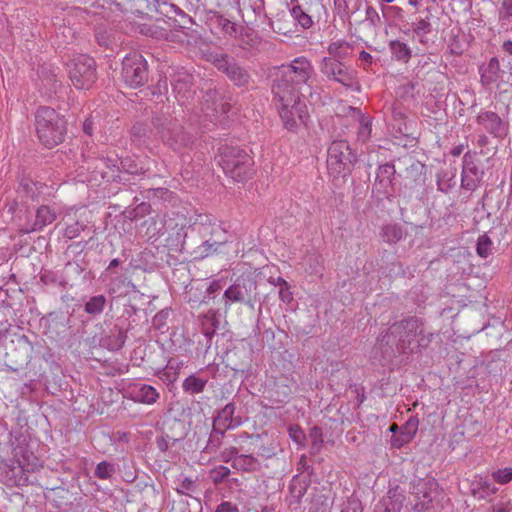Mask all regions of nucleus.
<instances>
[{
    "mask_svg": "<svg viewBox=\"0 0 512 512\" xmlns=\"http://www.w3.org/2000/svg\"><path fill=\"white\" fill-rule=\"evenodd\" d=\"M432 339V334H425L420 319L411 317L391 325L385 334L378 337L381 346H396L401 352H413L420 347H426Z\"/></svg>",
    "mask_w": 512,
    "mask_h": 512,
    "instance_id": "obj_1",
    "label": "nucleus"
},
{
    "mask_svg": "<svg viewBox=\"0 0 512 512\" xmlns=\"http://www.w3.org/2000/svg\"><path fill=\"white\" fill-rule=\"evenodd\" d=\"M282 84L273 85L272 92L278 100V111L285 129L297 132L309 119L308 107L299 93L284 91Z\"/></svg>",
    "mask_w": 512,
    "mask_h": 512,
    "instance_id": "obj_2",
    "label": "nucleus"
},
{
    "mask_svg": "<svg viewBox=\"0 0 512 512\" xmlns=\"http://www.w3.org/2000/svg\"><path fill=\"white\" fill-rule=\"evenodd\" d=\"M35 127L40 142L47 148L60 144L66 132L65 120L50 107L37 110Z\"/></svg>",
    "mask_w": 512,
    "mask_h": 512,
    "instance_id": "obj_3",
    "label": "nucleus"
},
{
    "mask_svg": "<svg viewBox=\"0 0 512 512\" xmlns=\"http://www.w3.org/2000/svg\"><path fill=\"white\" fill-rule=\"evenodd\" d=\"M281 77L277 78L273 85L283 86L288 93H299L301 86L306 85L310 90L309 81L314 75V67L304 56L293 59L289 64L280 68Z\"/></svg>",
    "mask_w": 512,
    "mask_h": 512,
    "instance_id": "obj_4",
    "label": "nucleus"
},
{
    "mask_svg": "<svg viewBox=\"0 0 512 512\" xmlns=\"http://www.w3.org/2000/svg\"><path fill=\"white\" fill-rule=\"evenodd\" d=\"M219 164L224 173L237 182H244L253 174L252 158L248 153L239 148H225L220 155Z\"/></svg>",
    "mask_w": 512,
    "mask_h": 512,
    "instance_id": "obj_5",
    "label": "nucleus"
},
{
    "mask_svg": "<svg viewBox=\"0 0 512 512\" xmlns=\"http://www.w3.org/2000/svg\"><path fill=\"white\" fill-rule=\"evenodd\" d=\"M413 509L417 512H436L445 496L435 479H419L413 485Z\"/></svg>",
    "mask_w": 512,
    "mask_h": 512,
    "instance_id": "obj_6",
    "label": "nucleus"
},
{
    "mask_svg": "<svg viewBox=\"0 0 512 512\" xmlns=\"http://www.w3.org/2000/svg\"><path fill=\"white\" fill-rule=\"evenodd\" d=\"M356 161L349 144L344 140L333 141L328 148L327 169L333 178H345L352 170Z\"/></svg>",
    "mask_w": 512,
    "mask_h": 512,
    "instance_id": "obj_7",
    "label": "nucleus"
},
{
    "mask_svg": "<svg viewBox=\"0 0 512 512\" xmlns=\"http://www.w3.org/2000/svg\"><path fill=\"white\" fill-rule=\"evenodd\" d=\"M320 71L328 80L337 82L352 91H360L357 71L343 62L324 57L320 65Z\"/></svg>",
    "mask_w": 512,
    "mask_h": 512,
    "instance_id": "obj_8",
    "label": "nucleus"
},
{
    "mask_svg": "<svg viewBox=\"0 0 512 512\" xmlns=\"http://www.w3.org/2000/svg\"><path fill=\"white\" fill-rule=\"evenodd\" d=\"M69 77L77 89H89L96 80L95 61L88 55H78L69 64Z\"/></svg>",
    "mask_w": 512,
    "mask_h": 512,
    "instance_id": "obj_9",
    "label": "nucleus"
},
{
    "mask_svg": "<svg viewBox=\"0 0 512 512\" xmlns=\"http://www.w3.org/2000/svg\"><path fill=\"white\" fill-rule=\"evenodd\" d=\"M122 78L131 88L140 87L147 81V63L141 54L133 52L123 59Z\"/></svg>",
    "mask_w": 512,
    "mask_h": 512,
    "instance_id": "obj_10",
    "label": "nucleus"
},
{
    "mask_svg": "<svg viewBox=\"0 0 512 512\" xmlns=\"http://www.w3.org/2000/svg\"><path fill=\"white\" fill-rule=\"evenodd\" d=\"M157 133L161 140L174 150L186 147L190 143V138L176 120H165L157 127Z\"/></svg>",
    "mask_w": 512,
    "mask_h": 512,
    "instance_id": "obj_11",
    "label": "nucleus"
},
{
    "mask_svg": "<svg viewBox=\"0 0 512 512\" xmlns=\"http://www.w3.org/2000/svg\"><path fill=\"white\" fill-rule=\"evenodd\" d=\"M235 406L232 403L226 404L219 412L213 422V431L210 436L209 442L214 443V438H216L215 446H218L220 443L221 437H223L224 433L229 429L237 428L241 425V419L239 417H234Z\"/></svg>",
    "mask_w": 512,
    "mask_h": 512,
    "instance_id": "obj_12",
    "label": "nucleus"
},
{
    "mask_svg": "<svg viewBox=\"0 0 512 512\" xmlns=\"http://www.w3.org/2000/svg\"><path fill=\"white\" fill-rule=\"evenodd\" d=\"M476 122L495 138L504 139L509 133L508 121L493 111H480L476 116Z\"/></svg>",
    "mask_w": 512,
    "mask_h": 512,
    "instance_id": "obj_13",
    "label": "nucleus"
},
{
    "mask_svg": "<svg viewBox=\"0 0 512 512\" xmlns=\"http://www.w3.org/2000/svg\"><path fill=\"white\" fill-rule=\"evenodd\" d=\"M395 167L393 164L386 163L380 165L377 169L374 183V191L383 197L390 199L394 194Z\"/></svg>",
    "mask_w": 512,
    "mask_h": 512,
    "instance_id": "obj_14",
    "label": "nucleus"
},
{
    "mask_svg": "<svg viewBox=\"0 0 512 512\" xmlns=\"http://www.w3.org/2000/svg\"><path fill=\"white\" fill-rule=\"evenodd\" d=\"M483 177V171L476 165L473 156L466 153L463 156L461 185L466 190H475Z\"/></svg>",
    "mask_w": 512,
    "mask_h": 512,
    "instance_id": "obj_15",
    "label": "nucleus"
},
{
    "mask_svg": "<svg viewBox=\"0 0 512 512\" xmlns=\"http://www.w3.org/2000/svg\"><path fill=\"white\" fill-rule=\"evenodd\" d=\"M126 395L134 402L146 405H153L160 397L155 387L143 383L129 384L126 389Z\"/></svg>",
    "mask_w": 512,
    "mask_h": 512,
    "instance_id": "obj_16",
    "label": "nucleus"
},
{
    "mask_svg": "<svg viewBox=\"0 0 512 512\" xmlns=\"http://www.w3.org/2000/svg\"><path fill=\"white\" fill-rule=\"evenodd\" d=\"M210 25L230 38L244 41V36H249L248 29L238 26L236 23L218 13H214L210 17Z\"/></svg>",
    "mask_w": 512,
    "mask_h": 512,
    "instance_id": "obj_17",
    "label": "nucleus"
},
{
    "mask_svg": "<svg viewBox=\"0 0 512 512\" xmlns=\"http://www.w3.org/2000/svg\"><path fill=\"white\" fill-rule=\"evenodd\" d=\"M214 64L219 70L226 73L237 86H244L248 83L249 76L247 72L236 63L230 62L227 55L217 56L214 59Z\"/></svg>",
    "mask_w": 512,
    "mask_h": 512,
    "instance_id": "obj_18",
    "label": "nucleus"
},
{
    "mask_svg": "<svg viewBox=\"0 0 512 512\" xmlns=\"http://www.w3.org/2000/svg\"><path fill=\"white\" fill-rule=\"evenodd\" d=\"M13 464H17L22 472H35L42 467L39 458L27 447L17 446L13 448Z\"/></svg>",
    "mask_w": 512,
    "mask_h": 512,
    "instance_id": "obj_19",
    "label": "nucleus"
},
{
    "mask_svg": "<svg viewBox=\"0 0 512 512\" xmlns=\"http://www.w3.org/2000/svg\"><path fill=\"white\" fill-rule=\"evenodd\" d=\"M192 77L186 73H178L173 80V92L181 105H186L193 98L195 91L192 87Z\"/></svg>",
    "mask_w": 512,
    "mask_h": 512,
    "instance_id": "obj_20",
    "label": "nucleus"
},
{
    "mask_svg": "<svg viewBox=\"0 0 512 512\" xmlns=\"http://www.w3.org/2000/svg\"><path fill=\"white\" fill-rule=\"evenodd\" d=\"M57 218L56 212L48 205H42L37 208L35 214V220L33 222H28L24 233H31L35 231H40L44 227L52 224Z\"/></svg>",
    "mask_w": 512,
    "mask_h": 512,
    "instance_id": "obj_21",
    "label": "nucleus"
},
{
    "mask_svg": "<svg viewBox=\"0 0 512 512\" xmlns=\"http://www.w3.org/2000/svg\"><path fill=\"white\" fill-rule=\"evenodd\" d=\"M470 491L478 500H484L495 494L498 489L491 483L487 475L480 474L474 476L471 480Z\"/></svg>",
    "mask_w": 512,
    "mask_h": 512,
    "instance_id": "obj_22",
    "label": "nucleus"
},
{
    "mask_svg": "<svg viewBox=\"0 0 512 512\" xmlns=\"http://www.w3.org/2000/svg\"><path fill=\"white\" fill-rule=\"evenodd\" d=\"M480 82L483 86H490L496 83L504 73L500 68L497 57H492L487 64L479 67Z\"/></svg>",
    "mask_w": 512,
    "mask_h": 512,
    "instance_id": "obj_23",
    "label": "nucleus"
},
{
    "mask_svg": "<svg viewBox=\"0 0 512 512\" xmlns=\"http://www.w3.org/2000/svg\"><path fill=\"white\" fill-rule=\"evenodd\" d=\"M184 366L182 360L171 358L168 360L166 366L158 372V377L167 385L173 384L177 381L180 371Z\"/></svg>",
    "mask_w": 512,
    "mask_h": 512,
    "instance_id": "obj_24",
    "label": "nucleus"
},
{
    "mask_svg": "<svg viewBox=\"0 0 512 512\" xmlns=\"http://www.w3.org/2000/svg\"><path fill=\"white\" fill-rule=\"evenodd\" d=\"M407 427L410 429L409 432H400L397 435H393L391 438L392 446L396 448H401L405 444L409 443L415 436L418 429V420L415 418H410L407 421Z\"/></svg>",
    "mask_w": 512,
    "mask_h": 512,
    "instance_id": "obj_25",
    "label": "nucleus"
},
{
    "mask_svg": "<svg viewBox=\"0 0 512 512\" xmlns=\"http://www.w3.org/2000/svg\"><path fill=\"white\" fill-rule=\"evenodd\" d=\"M389 49L392 57L397 61L408 63L412 57V50L407 43L400 40H392L389 42Z\"/></svg>",
    "mask_w": 512,
    "mask_h": 512,
    "instance_id": "obj_26",
    "label": "nucleus"
},
{
    "mask_svg": "<svg viewBox=\"0 0 512 512\" xmlns=\"http://www.w3.org/2000/svg\"><path fill=\"white\" fill-rule=\"evenodd\" d=\"M195 228L203 236L210 234L211 236L223 232L219 225L216 224L214 219L208 215H200L197 222H195Z\"/></svg>",
    "mask_w": 512,
    "mask_h": 512,
    "instance_id": "obj_27",
    "label": "nucleus"
},
{
    "mask_svg": "<svg viewBox=\"0 0 512 512\" xmlns=\"http://www.w3.org/2000/svg\"><path fill=\"white\" fill-rule=\"evenodd\" d=\"M248 297L247 288L240 284H233L229 288H227L224 292V298L226 299V304L228 302L236 303V302H246L249 303L250 299L246 301Z\"/></svg>",
    "mask_w": 512,
    "mask_h": 512,
    "instance_id": "obj_28",
    "label": "nucleus"
},
{
    "mask_svg": "<svg viewBox=\"0 0 512 512\" xmlns=\"http://www.w3.org/2000/svg\"><path fill=\"white\" fill-rule=\"evenodd\" d=\"M206 384L207 379H203L192 374L185 378V380L182 383V388L187 393L199 394L204 391Z\"/></svg>",
    "mask_w": 512,
    "mask_h": 512,
    "instance_id": "obj_29",
    "label": "nucleus"
},
{
    "mask_svg": "<svg viewBox=\"0 0 512 512\" xmlns=\"http://www.w3.org/2000/svg\"><path fill=\"white\" fill-rule=\"evenodd\" d=\"M403 236V231L400 225L398 224H387L383 226L381 230V238L384 242L389 244L397 243L401 240Z\"/></svg>",
    "mask_w": 512,
    "mask_h": 512,
    "instance_id": "obj_30",
    "label": "nucleus"
},
{
    "mask_svg": "<svg viewBox=\"0 0 512 512\" xmlns=\"http://www.w3.org/2000/svg\"><path fill=\"white\" fill-rule=\"evenodd\" d=\"M106 303L104 295L93 296L85 303L84 311L89 315H100L104 311Z\"/></svg>",
    "mask_w": 512,
    "mask_h": 512,
    "instance_id": "obj_31",
    "label": "nucleus"
},
{
    "mask_svg": "<svg viewBox=\"0 0 512 512\" xmlns=\"http://www.w3.org/2000/svg\"><path fill=\"white\" fill-rule=\"evenodd\" d=\"M350 44L345 41H335L329 44L328 53L330 58L341 61L349 56Z\"/></svg>",
    "mask_w": 512,
    "mask_h": 512,
    "instance_id": "obj_32",
    "label": "nucleus"
},
{
    "mask_svg": "<svg viewBox=\"0 0 512 512\" xmlns=\"http://www.w3.org/2000/svg\"><path fill=\"white\" fill-rule=\"evenodd\" d=\"M233 465L236 469L243 471H256L260 467L259 461L251 455H240L234 457Z\"/></svg>",
    "mask_w": 512,
    "mask_h": 512,
    "instance_id": "obj_33",
    "label": "nucleus"
},
{
    "mask_svg": "<svg viewBox=\"0 0 512 512\" xmlns=\"http://www.w3.org/2000/svg\"><path fill=\"white\" fill-rule=\"evenodd\" d=\"M118 166V160H112L108 159L107 166L108 167H118L119 170H123L129 174H138L143 172L142 168H138L137 165L134 163V161L130 158H124L119 161Z\"/></svg>",
    "mask_w": 512,
    "mask_h": 512,
    "instance_id": "obj_34",
    "label": "nucleus"
},
{
    "mask_svg": "<svg viewBox=\"0 0 512 512\" xmlns=\"http://www.w3.org/2000/svg\"><path fill=\"white\" fill-rule=\"evenodd\" d=\"M201 110L208 117H212L218 113L219 110L215 92L209 91L205 94L203 101L201 102Z\"/></svg>",
    "mask_w": 512,
    "mask_h": 512,
    "instance_id": "obj_35",
    "label": "nucleus"
},
{
    "mask_svg": "<svg viewBox=\"0 0 512 512\" xmlns=\"http://www.w3.org/2000/svg\"><path fill=\"white\" fill-rule=\"evenodd\" d=\"M224 243H226V239L214 241L206 240L200 246H198L196 253H198L201 258L208 257L215 253Z\"/></svg>",
    "mask_w": 512,
    "mask_h": 512,
    "instance_id": "obj_36",
    "label": "nucleus"
},
{
    "mask_svg": "<svg viewBox=\"0 0 512 512\" xmlns=\"http://www.w3.org/2000/svg\"><path fill=\"white\" fill-rule=\"evenodd\" d=\"M290 13L302 28L308 29L313 25L311 16L305 13L299 5L294 6Z\"/></svg>",
    "mask_w": 512,
    "mask_h": 512,
    "instance_id": "obj_37",
    "label": "nucleus"
},
{
    "mask_svg": "<svg viewBox=\"0 0 512 512\" xmlns=\"http://www.w3.org/2000/svg\"><path fill=\"white\" fill-rule=\"evenodd\" d=\"M381 12L389 22L402 21L405 17L403 9L398 6H382Z\"/></svg>",
    "mask_w": 512,
    "mask_h": 512,
    "instance_id": "obj_38",
    "label": "nucleus"
},
{
    "mask_svg": "<svg viewBox=\"0 0 512 512\" xmlns=\"http://www.w3.org/2000/svg\"><path fill=\"white\" fill-rule=\"evenodd\" d=\"M493 242L486 235L479 236L476 245L477 254L482 258H487L492 253Z\"/></svg>",
    "mask_w": 512,
    "mask_h": 512,
    "instance_id": "obj_39",
    "label": "nucleus"
},
{
    "mask_svg": "<svg viewBox=\"0 0 512 512\" xmlns=\"http://www.w3.org/2000/svg\"><path fill=\"white\" fill-rule=\"evenodd\" d=\"M401 507L400 501L387 497L377 505L374 512H400Z\"/></svg>",
    "mask_w": 512,
    "mask_h": 512,
    "instance_id": "obj_40",
    "label": "nucleus"
},
{
    "mask_svg": "<svg viewBox=\"0 0 512 512\" xmlns=\"http://www.w3.org/2000/svg\"><path fill=\"white\" fill-rule=\"evenodd\" d=\"M492 478L496 483L500 485L510 483L512 481V467H505L494 470L492 472Z\"/></svg>",
    "mask_w": 512,
    "mask_h": 512,
    "instance_id": "obj_41",
    "label": "nucleus"
},
{
    "mask_svg": "<svg viewBox=\"0 0 512 512\" xmlns=\"http://www.w3.org/2000/svg\"><path fill=\"white\" fill-rule=\"evenodd\" d=\"M359 122L358 139L362 142H366L370 138L372 132L371 120L365 116H360Z\"/></svg>",
    "mask_w": 512,
    "mask_h": 512,
    "instance_id": "obj_42",
    "label": "nucleus"
},
{
    "mask_svg": "<svg viewBox=\"0 0 512 512\" xmlns=\"http://www.w3.org/2000/svg\"><path fill=\"white\" fill-rule=\"evenodd\" d=\"M455 184V173H444L437 180L438 189L444 193H447Z\"/></svg>",
    "mask_w": 512,
    "mask_h": 512,
    "instance_id": "obj_43",
    "label": "nucleus"
},
{
    "mask_svg": "<svg viewBox=\"0 0 512 512\" xmlns=\"http://www.w3.org/2000/svg\"><path fill=\"white\" fill-rule=\"evenodd\" d=\"M85 228V224L80 221H75L73 224L67 225L64 230V236L70 240L78 237Z\"/></svg>",
    "mask_w": 512,
    "mask_h": 512,
    "instance_id": "obj_44",
    "label": "nucleus"
},
{
    "mask_svg": "<svg viewBox=\"0 0 512 512\" xmlns=\"http://www.w3.org/2000/svg\"><path fill=\"white\" fill-rule=\"evenodd\" d=\"M230 474V469L226 466L220 465L210 471V477L214 483L222 482Z\"/></svg>",
    "mask_w": 512,
    "mask_h": 512,
    "instance_id": "obj_45",
    "label": "nucleus"
},
{
    "mask_svg": "<svg viewBox=\"0 0 512 512\" xmlns=\"http://www.w3.org/2000/svg\"><path fill=\"white\" fill-rule=\"evenodd\" d=\"M113 472V465L108 462L102 461L97 465L95 475L98 478L107 479L112 475Z\"/></svg>",
    "mask_w": 512,
    "mask_h": 512,
    "instance_id": "obj_46",
    "label": "nucleus"
},
{
    "mask_svg": "<svg viewBox=\"0 0 512 512\" xmlns=\"http://www.w3.org/2000/svg\"><path fill=\"white\" fill-rule=\"evenodd\" d=\"M512 17V0H503L499 9V20L502 22L509 21Z\"/></svg>",
    "mask_w": 512,
    "mask_h": 512,
    "instance_id": "obj_47",
    "label": "nucleus"
},
{
    "mask_svg": "<svg viewBox=\"0 0 512 512\" xmlns=\"http://www.w3.org/2000/svg\"><path fill=\"white\" fill-rule=\"evenodd\" d=\"M139 32L144 35L155 38H159L164 35V32L162 30H159L157 26L147 23H144L140 26Z\"/></svg>",
    "mask_w": 512,
    "mask_h": 512,
    "instance_id": "obj_48",
    "label": "nucleus"
},
{
    "mask_svg": "<svg viewBox=\"0 0 512 512\" xmlns=\"http://www.w3.org/2000/svg\"><path fill=\"white\" fill-rule=\"evenodd\" d=\"M358 59L359 67L363 68L366 71H368L371 68L372 64L374 63L373 56L364 50L359 52Z\"/></svg>",
    "mask_w": 512,
    "mask_h": 512,
    "instance_id": "obj_49",
    "label": "nucleus"
},
{
    "mask_svg": "<svg viewBox=\"0 0 512 512\" xmlns=\"http://www.w3.org/2000/svg\"><path fill=\"white\" fill-rule=\"evenodd\" d=\"M430 30H431L430 23L425 19H421L418 22H416L415 26L413 28L414 33L420 37L428 34L430 32Z\"/></svg>",
    "mask_w": 512,
    "mask_h": 512,
    "instance_id": "obj_50",
    "label": "nucleus"
},
{
    "mask_svg": "<svg viewBox=\"0 0 512 512\" xmlns=\"http://www.w3.org/2000/svg\"><path fill=\"white\" fill-rule=\"evenodd\" d=\"M349 3L350 0H334L335 9L341 17H346L350 14Z\"/></svg>",
    "mask_w": 512,
    "mask_h": 512,
    "instance_id": "obj_51",
    "label": "nucleus"
},
{
    "mask_svg": "<svg viewBox=\"0 0 512 512\" xmlns=\"http://www.w3.org/2000/svg\"><path fill=\"white\" fill-rule=\"evenodd\" d=\"M340 512H363L362 505L357 499L348 500Z\"/></svg>",
    "mask_w": 512,
    "mask_h": 512,
    "instance_id": "obj_52",
    "label": "nucleus"
},
{
    "mask_svg": "<svg viewBox=\"0 0 512 512\" xmlns=\"http://www.w3.org/2000/svg\"><path fill=\"white\" fill-rule=\"evenodd\" d=\"M488 512H512V502L508 501H499L498 503L492 505Z\"/></svg>",
    "mask_w": 512,
    "mask_h": 512,
    "instance_id": "obj_53",
    "label": "nucleus"
},
{
    "mask_svg": "<svg viewBox=\"0 0 512 512\" xmlns=\"http://www.w3.org/2000/svg\"><path fill=\"white\" fill-rule=\"evenodd\" d=\"M279 298L287 304L292 302L293 293L291 292V287L288 283H285L284 286L279 288Z\"/></svg>",
    "mask_w": 512,
    "mask_h": 512,
    "instance_id": "obj_54",
    "label": "nucleus"
},
{
    "mask_svg": "<svg viewBox=\"0 0 512 512\" xmlns=\"http://www.w3.org/2000/svg\"><path fill=\"white\" fill-rule=\"evenodd\" d=\"M215 512H240L238 506L230 501L221 502Z\"/></svg>",
    "mask_w": 512,
    "mask_h": 512,
    "instance_id": "obj_55",
    "label": "nucleus"
},
{
    "mask_svg": "<svg viewBox=\"0 0 512 512\" xmlns=\"http://www.w3.org/2000/svg\"><path fill=\"white\" fill-rule=\"evenodd\" d=\"M289 435L296 443H301L305 437L304 433L299 427H290Z\"/></svg>",
    "mask_w": 512,
    "mask_h": 512,
    "instance_id": "obj_56",
    "label": "nucleus"
},
{
    "mask_svg": "<svg viewBox=\"0 0 512 512\" xmlns=\"http://www.w3.org/2000/svg\"><path fill=\"white\" fill-rule=\"evenodd\" d=\"M205 319L211 322L212 328L210 330L205 329L204 333L206 336L211 337L215 333V330L217 328L216 324H217L218 320L216 319V316L214 313L206 315Z\"/></svg>",
    "mask_w": 512,
    "mask_h": 512,
    "instance_id": "obj_57",
    "label": "nucleus"
},
{
    "mask_svg": "<svg viewBox=\"0 0 512 512\" xmlns=\"http://www.w3.org/2000/svg\"><path fill=\"white\" fill-rule=\"evenodd\" d=\"M222 288L220 281H213L207 287L208 294H214Z\"/></svg>",
    "mask_w": 512,
    "mask_h": 512,
    "instance_id": "obj_58",
    "label": "nucleus"
},
{
    "mask_svg": "<svg viewBox=\"0 0 512 512\" xmlns=\"http://www.w3.org/2000/svg\"><path fill=\"white\" fill-rule=\"evenodd\" d=\"M236 449L235 448H231L230 450H225L224 452H222V459L226 462H228L233 456L234 454H236Z\"/></svg>",
    "mask_w": 512,
    "mask_h": 512,
    "instance_id": "obj_59",
    "label": "nucleus"
},
{
    "mask_svg": "<svg viewBox=\"0 0 512 512\" xmlns=\"http://www.w3.org/2000/svg\"><path fill=\"white\" fill-rule=\"evenodd\" d=\"M366 15H367V18L371 19V20H373V17L379 19V15H378L377 11L375 10V8H373L371 6L367 7Z\"/></svg>",
    "mask_w": 512,
    "mask_h": 512,
    "instance_id": "obj_60",
    "label": "nucleus"
},
{
    "mask_svg": "<svg viewBox=\"0 0 512 512\" xmlns=\"http://www.w3.org/2000/svg\"><path fill=\"white\" fill-rule=\"evenodd\" d=\"M269 282L274 285V286H279L282 287L284 286L285 283H288L285 279H283L282 277H277V278H272L269 280Z\"/></svg>",
    "mask_w": 512,
    "mask_h": 512,
    "instance_id": "obj_61",
    "label": "nucleus"
},
{
    "mask_svg": "<svg viewBox=\"0 0 512 512\" xmlns=\"http://www.w3.org/2000/svg\"><path fill=\"white\" fill-rule=\"evenodd\" d=\"M125 280L121 279V278H116V279H113L110 283V286H109V291L112 292V293H115L116 292V286L118 285V283H124Z\"/></svg>",
    "mask_w": 512,
    "mask_h": 512,
    "instance_id": "obj_62",
    "label": "nucleus"
},
{
    "mask_svg": "<svg viewBox=\"0 0 512 512\" xmlns=\"http://www.w3.org/2000/svg\"><path fill=\"white\" fill-rule=\"evenodd\" d=\"M83 130L87 135H92V122L90 120L84 122Z\"/></svg>",
    "mask_w": 512,
    "mask_h": 512,
    "instance_id": "obj_63",
    "label": "nucleus"
},
{
    "mask_svg": "<svg viewBox=\"0 0 512 512\" xmlns=\"http://www.w3.org/2000/svg\"><path fill=\"white\" fill-rule=\"evenodd\" d=\"M503 50L508 53L509 55H512V41H505L502 46Z\"/></svg>",
    "mask_w": 512,
    "mask_h": 512,
    "instance_id": "obj_64",
    "label": "nucleus"
}]
</instances>
